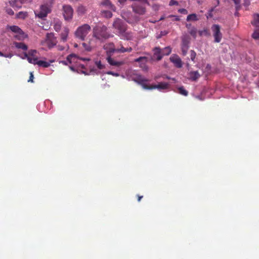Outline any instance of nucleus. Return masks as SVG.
<instances>
[{
  "instance_id": "nucleus-60",
  "label": "nucleus",
  "mask_w": 259,
  "mask_h": 259,
  "mask_svg": "<svg viewBox=\"0 0 259 259\" xmlns=\"http://www.w3.org/2000/svg\"><path fill=\"white\" fill-rule=\"evenodd\" d=\"M65 18V20L69 21L70 19H71V17H64Z\"/></svg>"
},
{
  "instance_id": "nucleus-25",
  "label": "nucleus",
  "mask_w": 259,
  "mask_h": 259,
  "mask_svg": "<svg viewBox=\"0 0 259 259\" xmlns=\"http://www.w3.org/2000/svg\"><path fill=\"white\" fill-rule=\"evenodd\" d=\"M25 55L27 58V61H28V62L33 64L34 65H35V64L39 61L35 57L27 56V54H26Z\"/></svg>"
},
{
  "instance_id": "nucleus-21",
  "label": "nucleus",
  "mask_w": 259,
  "mask_h": 259,
  "mask_svg": "<svg viewBox=\"0 0 259 259\" xmlns=\"http://www.w3.org/2000/svg\"><path fill=\"white\" fill-rule=\"evenodd\" d=\"M53 61H51L50 62H46L45 61L40 60L37 63H35V65H37L38 66L43 67V68H48L50 66V63H53Z\"/></svg>"
},
{
  "instance_id": "nucleus-17",
  "label": "nucleus",
  "mask_w": 259,
  "mask_h": 259,
  "mask_svg": "<svg viewBox=\"0 0 259 259\" xmlns=\"http://www.w3.org/2000/svg\"><path fill=\"white\" fill-rule=\"evenodd\" d=\"M132 51V48L131 47L129 48H124L122 46V45H120V48H117L116 50L112 49V52H115L116 53H124L125 52H131Z\"/></svg>"
},
{
  "instance_id": "nucleus-1",
  "label": "nucleus",
  "mask_w": 259,
  "mask_h": 259,
  "mask_svg": "<svg viewBox=\"0 0 259 259\" xmlns=\"http://www.w3.org/2000/svg\"><path fill=\"white\" fill-rule=\"evenodd\" d=\"M113 28L116 29V35L120 36L122 39L131 40L133 39V33L127 31V27L123 20L116 18L112 24Z\"/></svg>"
},
{
  "instance_id": "nucleus-52",
  "label": "nucleus",
  "mask_w": 259,
  "mask_h": 259,
  "mask_svg": "<svg viewBox=\"0 0 259 259\" xmlns=\"http://www.w3.org/2000/svg\"><path fill=\"white\" fill-rule=\"evenodd\" d=\"M126 1V0H118V2L120 6H122L124 4V3H125Z\"/></svg>"
},
{
  "instance_id": "nucleus-48",
  "label": "nucleus",
  "mask_w": 259,
  "mask_h": 259,
  "mask_svg": "<svg viewBox=\"0 0 259 259\" xmlns=\"http://www.w3.org/2000/svg\"><path fill=\"white\" fill-rule=\"evenodd\" d=\"M198 20L197 17H187V21H197Z\"/></svg>"
},
{
  "instance_id": "nucleus-61",
  "label": "nucleus",
  "mask_w": 259,
  "mask_h": 259,
  "mask_svg": "<svg viewBox=\"0 0 259 259\" xmlns=\"http://www.w3.org/2000/svg\"><path fill=\"white\" fill-rule=\"evenodd\" d=\"M69 68H70V69H71V70L74 71V67H73L72 66H70Z\"/></svg>"
},
{
  "instance_id": "nucleus-62",
  "label": "nucleus",
  "mask_w": 259,
  "mask_h": 259,
  "mask_svg": "<svg viewBox=\"0 0 259 259\" xmlns=\"http://www.w3.org/2000/svg\"><path fill=\"white\" fill-rule=\"evenodd\" d=\"M5 54H3L2 52L0 51V56H4Z\"/></svg>"
},
{
  "instance_id": "nucleus-39",
  "label": "nucleus",
  "mask_w": 259,
  "mask_h": 259,
  "mask_svg": "<svg viewBox=\"0 0 259 259\" xmlns=\"http://www.w3.org/2000/svg\"><path fill=\"white\" fill-rule=\"evenodd\" d=\"M22 15H23L22 16H26L27 15H28V14L26 12H23L22 11H20L18 13H16L15 14L16 16H21Z\"/></svg>"
},
{
  "instance_id": "nucleus-43",
  "label": "nucleus",
  "mask_w": 259,
  "mask_h": 259,
  "mask_svg": "<svg viewBox=\"0 0 259 259\" xmlns=\"http://www.w3.org/2000/svg\"><path fill=\"white\" fill-rule=\"evenodd\" d=\"M169 5L170 6L174 5H178V2L176 0H170L169 3Z\"/></svg>"
},
{
  "instance_id": "nucleus-2",
  "label": "nucleus",
  "mask_w": 259,
  "mask_h": 259,
  "mask_svg": "<svg viewBox=\"0 0 259 259\" xmlns=\"http://www.w3.org/2000/svg\"><path fill=\"white\" fill-rule=\"evenodd\" d=\"M107 27L97 26L93 28V37L97 40H103L108 38L110 34L107 32Z\"/></svg>"
},
{
  "instance_id": "nucleus-58",
  "label": "nucleus",
  "mask_w": 259,
  "mask_h": 259,
  "mask_svg": "<svg viewBox=\"0 0 259 259\" xmlns=\"http://www.w3.org/2000/svg\"><path fill=\"white\" fill-rule=\"evenodd\" d=\"M80 60H82V61H90V59L89 58H80Z\"/></svg>"
},
{
  "instance_id": "nucleus-57",
  "label": "nucleus",
  "mask_w": 259,
  "mask_h": 259,
  "mask_svg": "<svg viewBox=\"0 0 259 259\" xmlns=\"http://www.w3.org/2000/svg\"><path fill=\"white\" fill-rule=\"evenodd\" d=\"M137 197H138V201H139V202H140L141 199L142 198H143V196H142L137 195Z\"/></svg>"
},
{
  "instance_id": "nucleus-54",
  "label": "nucleus",
  "mask_w": 259,
  "mask_h": 259,
  "mask_svg": "<svg viewBox=\"0 0 259 259\" xmlns=\"http://www.w3.org/2000/svg\"><path fill=\"white\" fill-rule=\"evenodd\" d=\"M60 63H61L62 64H63V65H68V62L65 61H61V62H60Z\"/></svg>"
},
{
  "instance_id": "nucleus-20",
  "label": "nucleus",
  "mask_w": 259,
  "mask_h": 259,
  "mask_svg": "<svg viewBox=\"0 0 259 259\" xmlns=\"http://www.w3.org/2000/svg\"><path fill=\"white\" fill-rule=\"evenodd\" d=\"M200 77V74L197 71H190L189 73V79L192 81H196Z\"/></svg>"
},
{
  "instance_id": "nucleus-8",
  "label": "nucleus",
  "mask_w": 259,
  "mask_h": 259,
  "mask_svg": "<svg viewBox=\"0 0 259 259\" xmlns=\"http://www.w3.org/2000/svg\"><path fill=\"white\" fill-rule=\"evenodd\" d=\"M251 24L255 27L251 37L255 40H259V17H255V19L251 21Z\"/></svg>"
},
{
  "instance_id": "nucleus-36",
  "label": "nucleus",
  "mask_w": 259,
  "mask_h": 259,
  "mask_svg": "<svg viewBox=\"0 0 259 259\" xmlns=\"http://www.w3.org/2000/svg\"><path fill=\"white\" fill-rule=\"evenodd\" d=\"M14 2V1H12L11 2H9V4L10 5V6H11L13 8H20L21 7V4H20L19 3H16L15 4L13 5V2Z\"/></svg>"
},
{
  "instance_id": "nucleus-4",
  "label": "nucleus",
  "mask_w": 259,
  "mask_h": 259,
  "mask_svg": "<svg viewBox=\"0 0 259 259\" xmlns=\"http://www.w3.org/2000/svg\"><path fill=\"white\" fill-rule=\"evenodd\" d=\"M90 31V26L88 24H84L79 27L75 32V36L81 40H84V38Z\"/></svg>"
},
{
  "instance_id": "nucleus-24",
  "label": "nucleus",
  "mask_w": 259,
  "mask_h": 259,
  "mask_svg": "<svg viewBox=\"0 0 259 259\" xmlns=\"http://www.w3.org/2000/svg\"><path fill=\"white\" fill-rule=\"evenodd\" d=\"M186 27H187L188 29H189V33L190 34V35H191L193 38H195L196 36V33H197L196 29L193 27L192 28H189V26H188V24L186 25Z\"/></svg>"
},
{
  "instance_id": "nucleus-40",
  "label": "nucleus",
  "mask_w": 259,
  "mask_h": 259,
  "mask_svg": "<svg viewBox=\"0 0 259 259\" xmlns=\"http://www.w3.org/2000/svg\"><path fill=\"white\" fill-rule=\"evenodd\" d=\"M178 12L180 14H183V15H187L188 14L187 11L185 9H180L178 10Z\"/></svg>"
},
{
  "instance_id": "nucleus-16",
  "label": "nucleus",
  "mask_w": 259,
  "mask_h": 259,
  "mask_svg": "<svg viewBox=\"0 0 259 259\" xmlns=\"http://www.w3.org/2000/svg\"><path fill=\"white\" fill-rule=\"evenodd\" d=\"M107 61L112 66L120 67L123 65V62L116 61L110 56L107 57Z\"/></svg>"
},
{
  "instance_id": "nucleus-26",
  "label": "nucleus",
  "mask_w": 259,
  "mask_h": 259,
  "mask_svg": "<svg viewBox=\"0 0 259 259\" xmlns=\"http://www.w3.org/2000/svg\"><path fill=\"white\" fill-rule=\"evenodd\" d=\"M125 21L129 24H133L138 22V17H126Z\"/></svg>"
},
{
  "instance_id": "nucleus-46",
  "label": "nucleus",
  "mask_w": 259,
  "mask_h": 259,
  "mask_svg": "<svg viewBox=\"0 0 259 259\" xmlns=\"http://www.w3.org/2000/svg\"><path fill=\"white\" fill-rule=\"evenodd\" d=\"M6 11H7V14H8L9 15H15L14 11L11 9L7 8L6 9Z\"/></svg>"
},
{
  "instance_id": "nucleus-15",
  "label": "nucleus",
  "mask_w": 259,
  "mask_h": 259,
  "mask_svg": "<svg viewBox=\"0 0 259 259\" xmlns=\"http://www.w3.org/2000/svg\"><path fill=\"white\" fill-rule=\"evenodd\" d=\"M73 10L71 7L65 5L63 7V14L64 16H72Z\"/></svg>"
},
{
  "instance_id": "nucleus-19",
  "label": "nucleus",
  "mask_w": 259,
  "mask_h": 259,
  "mask_svg": "<svg viewBox=\"0 0 259 259\" xmlns=\"http://www.w3.org/2000/svg\"><path fill=\"white\" fill-rule=\"evenodd\" d=\"M69 33V29L66 27L63 28V30H62L61 33H60V38H61V40L63 42H66L67 40V36H68Z\"/></svg>"
},
{
  "instance_id": "nucleus-47",
  "label": "nucleus",
  "mask_w": 259,
  "mask_h": 259,
  "mask_svg": "<svg viewBox=\"0 0 259 259\" xmlns=\"http://www.w3.org/2000/svg\"><path fill=\"white\" fill-rule=\"evenodd\" d=\"M250 4V0H243V5L245 7H248Z\"/></svg>"
},
{
  "instance_id": "nucleus-28",
  "label": "nucleus",
  "mask_w": 259,
  "mask_h": 259,
  "mask_svg": "<svg viewBox=\"0 0 259 259\" xmlns=\"http://www.w3.org/2000/svg\"><path fill=\"white\" fill-rule=\"evenodd\" d=\"M178 91H179V94H180L181 95H182L186 97L188 96V91H187V90H186L185 89H184L183 87H179Z\"/></svg>"
},
{
  "instance_id": "nucleus-5",
  "label": "nucleus",
  "mask_w": 259,
  "mask_h": 259,
  "mask_svg": "<svg viewBox=\"0 0 259 259\" xmlns=\"http://www.w3.org/2000/svg\"><path fill=\"white\" fill-rule=\"evenodd\" d=\"M57 38L54 36L53 33H48L46 36V39L41 41V45L51 49L57 45Z\"/></svg>"
},
{
  "instance_id": "nucleus-34",
  "label": "nucleus",
  "mask_w": 259,
  "mask_h": 259,
  "mask_svg": "<svg viewBox=\"0 0 259 259\" xmlns=\"http://www.w3.org/2000/svg\"><path fill=\"white\" fill-rule=\"evenodd\" d=\"M95 65L97 66L98 69L100 70H102L105 68L104 65L102 64L100 61H97L95 62Z\"/></svg>"
},
{
  "instance_id": "nucleus-9",
  "label": "nucleus",
  "mask_w": 259,
  "mask_h": 259,
  "mask_svg": "<svg viewBox=\"0 0 259 259\" xmlns=\"http://www.w3.org/2000/svg\"><path fill=\"white\" fill-rule=\"evenodd\" d=\"M130 77H131V79H132V81L137 82L141 85H142V84H144V82L147 81V79H144L143 78L142 75L137 74L135 71L131 72V74H130Z\"/></svg>"
},
{
  "instance_id": "nucleus-38",
  "label": "nucleus",
  "mask_w": 259,
  "mask_h": 259,
  "mask_svg": "<svg viewBox=\"0 0 259 259\" xmlns=\"http://www.w3.org/2000/svg\"><path fill=\"white\" fill-rule=\"evenodd\" d=\"M188 47H181V51H182V55L184 56H185L187 55V52H188Z\"/></svg>"
},
{
  "instance_id": "nucleus-49",
  "label": "nucleus",
  "mask_w": 259,
  "mask_h": 259,
  "mask_svg": "<svg viewBox=\"0 0 259 259\" xmlns=\"http://www.w3.org/2000/svg\"><path fill=\"white\" fill-rule=\"evenodd\" d=\"M34 78V76H33V73L31 72H30V76L29 79H28V82H33V79Z\"/></svg>"
},
{
  "instance_id": "nucleus-27",
  "label": "nucleus",
  "mask_w": 259,
  "mask_h": 259,
  "mask_svg": "<svg viewBox=\"0 0 259 259\" xmlns=\"http://www.w3.org/2000/svg\"><path fill=\"white\" fill-rule=\"evenodd\" d=\"M106 49L108 50V53L110 54H113L115 53V52H112V50H116L115 49V46L113 43L108 44L106 46Z\"/></svg>"
},
{
  "instance_id": "nucleus-53",
  "label": "nucleus",
  "mask_w": 259,
  "mask_h": 259,
  "mask_svg": "<svg viewBox=\"0 0 259 259\" xmlns=\"http://www.w3.org/2000/svg\"><path fill=\"white\" fill-rule=\"evenodd\" d=\"M57 49L58 51H62L64 50V47L60 45L57 46Z\"/></svg>"
},
{
  "instance_id": "nucleus-44",
  "label": "nucleus",
  "mask_w": 259,
  "mask_h": 259,
  "mask_svg": "<svg viewBox=\"0 0 259 259\" xmlns=\"http://www.w3.org/2000/svg\"><path fill=\"white\" fill-rule=\"evenodd\" d=\"M107 74L110 75H112V76H115V77H118L119 76V74L118 73H114V72H112V71H108V72H107Z\"/></svg>"
},
{
  "instance_id": "nucleus-50",
  "label": "nucleus",
  "mask_w": 259,
  "mask_h": 259,
  "mask_svg": "<svg viewBox=\"0 0 259 259\" xmlns=\"http://www.w3.org/2000/svg\"><path fill=\"white\" fill-rule=\"evenodd\" d=\"M104 16H111L112 14L111 13L110 11H104Z\"/></svg>"
},
{
  "instance_id": "nucleus-13",
  "label": "nucleus",
  "mask_w": 259,
  "mask_h": 259,
  "mask_svg": "<svg viewBox=\"0 0 259 259\" xmlns=\"http://www.w3.org/2000/svg\"><path fill=\"white\" fill-rule=\"evenodd\" d=\"M147 62V58L146 57H140L135 59V62L140 63V67L145 70H147V67L146 63Z\"/></svg>"
},
{
  "instance_id": "nucleus-35",
  "label": "nucleus",
  "mask_w": 259,
  "mask_h": 259,
  "mask_svg": "<svg viewBox=\"0 0 259 259\" xmlns=\"http://www.w3.org/2000/svg\"><path fill=\"white\" fill-rule=\"evenodd\" d=\"M32 0H14L13 2V4L14 5L17 3H19L20 4L29 3Z\"/></svg>"
},
{
  "instance_id": "nucleus-59",
  "label": "nucleus",
  "mask_w": 259,
  "mask_h": 259,
  "mask_svg": "<svg viewBox=\"0 0 259 259\" xmlns=\"http://www.w3.org/2000/svg\"><path fill=\"white\" fill-rule=\"evenodd\" d=\"M187 16H191V17L196 16V15L194 13H193V14H189Z\"/></svg>"
},
{
  "instance_id": "nucleus-32",
  "label": "nucleus",
  "mask_w": 259,
  "mask_h": 259,
  "mask_svg": "<svg viewBox=\"0 0 259 259\" xmlns=\"http://www.w3.org/2000/svg\"><path fill=\"white\" fill-rule=\"evenodd\" d=\"M198 34H199L200 36H209V31L206 29H204L202 30L198 31Z\"/></svg>"
},
{
  "instance_id": "nucleus-3",
  "label": "nucleus",
  "mask_w": 259,
  "mask_h": 259,
  "mask_svg": "<svg viewBox=\"0 0 259 259\" xmlns=\"http://www.w3.org/2000/svg\"><path fill=\"white\" fill-rule=\"evenodd\" d=\"M7 29L14 33V37L18 40H23L26 37V34L16 25L7 26Z\"/></svg>"
},
{
  "instance_id": "nucleus-41",
  "label": "nucleus",
  "mask_w": 259,
  "mask_h": 259,
  "mask_svg": "<svg viewBox=\"0 0 259 259\" xmlns=\"http://www.w3.org/2000/svg\"><path fill=\"white\" fill-rule=\"evenodd\" d=\"M35 54L36 51L35 50H31L29 51V52H28V55H27V56L29 55L30 57H33Z\"/></svg>"
},
{
  "instance_id": "nucleus-56",
  "label": "nucleus",
  "mask_w": 259,
  "mask_h": 259,
  "mask_svg": "<svg viewBox=\"0 0 259 259\" xmlns=\"http://www.w3.org/2000/svg\"><path fill=\"white\" fill-rule=\"evenodd\" d=\"M214 5H215V6H218L219 5L220 2H219V0H214Z\"/></svg>"
},
{
  "instance_id": "nucleus-37",
  "label": "nucleus",
  "mask_w": 259,
  "mask_h": 259,
  "mask_svg": "<svg viewBox=\"0 0 259 259\" xmlns=\"http://www.w3.org/2000/svg\"><path fill=\"white\" fill-rule=\"evenodd\" d=\"M196 55V53L193 50L190 51V59H191L192 61L194 62Z\"/></svg>"
},
{
  "instance_id": "nucleus-10",
  "label": "nucleus",
  "mask_w": 259,
  "mask_h": 259,
  "mask_svg": "<svg viewBox=\"0 0 259 259\" xmlns=\"http://www.w3.org/2000/svg\"><path fill=\"white\" fill-rule=\"evenodd\" d=\"M51 12V4H45L41 6L40 12L36 16H47Z\"/></svg>"
},
{
  "instance_id": "nucleus-29",
  "label": "nucleus",
  "mask_w": 259,
  "mask_h": 259,
  "mask_svg": "<svg viewBox=\"0 0 259 259\" xmlns=\"http://www.w3.org/2000/svg\"><path fill=\"white\" fill-rule=\"evenodd\" d=\"M62 23L59 21L56 20L55 22V24H54V28H55L56 32H59Z\"/></svg>"
},
{
  "instance_id": "nucleus-42",
  "label": "nucleus",
  "mask_w": 259,
  "mask_h": 259,
  "mask_svg": "<svg viewBox=\"0 0 259 259\" xmlns=\"http://www.w3.org/2000/svg\"><path fill=\"white\" fill-rule=\"evenodd\" d=\"M102 4L104 6H111V4L109 0H104L102 3Z\"/></svg>"
},
{
  "instance_id": "nucleus-30",
  "label": "nucleus",
  "mask_w": 259,
  "mask_h": 259,
  "mask_svg": "<svg viewBox=\"0 0 259 259\" xmlns=\"http://www.w3.org/2000/svg\"><path fill=\"white\" fill-rule=\"evenodd\" d=\"M171 53V49L169 47H166L161 50V54L163 55L167 56Z\"/></svg>"
},
{
  "instance_id": "nucleus-6",
  "label": "nucleus",
  "mask_w": 259,
  "mask_h": 259,
  "mask_svg": "<svg viewBox=\"0 0 259 259\" xmlns=\"http://www.w3.org/2000/svg\"><path fill=\"white\" fill-rule=\"evenodd\" d=\"M141 85H142L143 88L146 90H166L168 89V83L165 82H159L157 85H148L146 83H142Z\"/></svg>"
},
{
  "instance_id": "nucleus-63",
  "label": "nucleus",
  "mask_w": 259,
  "mask_h": 259,
  "mask_svg": "<svg viewBox=\"0 0 259 259\" xmlns=\"http://www.w3.org/2000/svg\"><path fill=\"white\" fill-rule=\"evenodd\" d=\"M175 20H176V21H179V17H176V19H175Z\"/></svg>"
},
{
  "instance_id": "nucleus-18",
  "label": "nucleus",
  "mask_w": 259,
  "mask_h": 259,
  "mask_svg": "<svg viewBox=\"0 0 259 259\" xmlns=\"http://www.w3.org/2000/svg\"><path fill=\"white\" fill-rule=\"evenodd\" d=\"M94 40L93 39H91L88 43L83 42L82 46L84 47V49L87 51H91V50L95 47V44H94Z\"/></svg>"
},
{
  "instance_id": "nucleus-14",
  "label": "nucleus",
  "mask_w": 259,
  "mask_h": 259,
  "mask_svg": "<svg viewBox=\"0 0 259 259\" xmlns=\"http://www.w3.org/2000/svg\"><path fill=\"white\" fill-rule=\"evenodd\" d=\"M163 56H166V55H163L161 53V50L158 47H156L153 49V59H155L157 61L160 60Z\"/></svg>"
},
{
  "instance_id": "nucleus-64",
  "label": "nucleus",
  "mask_w": 259,
  "mask_h": 259,
  "mask_svg": "<svg viewBox=\"0 0 259 259\" xmlns=\"http://www.w3.org/2000/svg\"><path fill=\"white\" fill-rule=\"evenodd\" d=\"M164 19V17H161V18H160V19H159V20H162Z\"/></svg>"
},
{
  "instance_id": "nucleus-12",
  "label": "nucleus",
  "mask_w": 259,
  "mask_h": 259,
  "mask_svg": "<svg viewBox=\"0 0 259 259\" xmlns=\"http://www.w3.org/2000/svg\"><path fill=\"white\" fill-rule=\"evenodd\" d=\"M133 11L138 15H144L145 13V9L143 6H140L138 4L135 3L132 5Z\"/></svg>"
},
{
  "instance_id": "nucleus-31",
  "label": "nucleus",
  "mask_w": 259,
  "mask_h": 259,
  "mask_svg": "<svg viewBox=\"0 0 259 259\" xmlns=\"http://www.w3.org/2000/svg\"><path fill=\"white\" fill-rule=\"evenodd\" d=\"M76 57V56L75 55L73 54H70L67 57V61H65L71 64L72 63V59H75Z\"/></svg>"
},
{
  "instance_id": "nucleus-51",
  "label": "nucleus",
  "mask_w": 259,
  "mask_h": 259,
  "mask_svg": "<svg viewBox=\"0 0 259 259\" xmlns=\"http://www.w3.org/2000/svg\"><path fill=\"white\" fill-rule=\"evenodd\" d=\"M214 11V8H211L208 11L209 12V16H212L214 14L212 13V12Z\"/></svg>"
},
{
  "instance_id": "nucleus-11",
  "label": "nucleus",
  "mask_w": 259,
  "mask_h": 259,
  "mask_svg": "<svg viewBox=\"0 0 259 259\" xmlns=\"http://www.w3.org/2000/svg\"><path fill=\"white\" fill-rule=\"evenodd\" d=\"M170 62L174 64L175 66H176V68H182V66H183L181 59H180V58L177 55L170 57Z\"/></svg>"
},
{
  "instance_id": "nucleus-45",
  "label": "nucleus",
  "mask_w": 259,
  "mask_h": 259,
  "mask_svg": "<svg viewBox=\"0 0 259 259\" xmlns=\"http://www.w3.org/2000/svg\"><path fill=\"white\" fill-rule=\"evenodd\" d=\"M233 1L234 2V3L235 4V5H236V10H238L240 8L239 4H240V0H233Z\"/></svg>"
},
{
  "instance_id": "nucleus-7",
  "label": "nucleus",
  "mask_w": 259,
  "mask_h": 259,
  "mask_svg": "<svg viewBox=\"0 0 259 259\" xmlns=\"http://www.w3.org/2000/svg\"><path fill=\"white\" fill-rule=\"evenodd\" d=\"M211 31H212L214 42L219 43L221 41L222 33L220 32V27H219V25L218 24H213L212 26H211Z\"/></svg>"
},
{
  "instance_id": "nucleus-55",
  "label": "nucleus",
  "mask_w": 259,
  "mask_h": 259,
  "mask_svg": "<svg viewBox=\"0 0 259 259\" xmlns=\"http://www.w3.org/2000/svg\"><path fill=\"white\" fill-rule=\"evenodd\" d=\"M2 57H5V58H11L12 55L11 54H6L4 56H2Z\"/></svg>"
},
{
  "instance_id": "nucleus-22",
  "label": "nucleus",
  "mask_w": 259,
  "mask_h": 259,
  "mask_svg": "<svg viewBox=\"0 0 259 259\" xmlns=\"http://www.w3.org/2000/svg\"><path fill=\"white\" fill-rule=\"evenodd\" d=\"M14 45L18 49L26 51L27 50V46L25 45L23 42H14Z\"/></svg>"
},
{
  "instance_id": "nucleus-23",
  "label": "nucleus",
  "mask_w": 259,
  "mask_h": 259,
  "mask_svg": "<svg viewBox=\"0 0 259 259\" xmlns=\"http://www.w3.org/2000/svg\"><path fill=\"white\" fill-rule=\"evenodd\" d=\"M189 37L188 36H184L182 37V45L181 47H189Z\"/></svg>"
},
{
  "instance_id": "nucleus-33",
  "label": "nucleus",
  "mask_w": 259,
  "mask_h": 259,
  "mask_svg": "<svg viewBox=\"0 0 259 259\" xmlns=\"http://www.w3.org/2000/svg\"><path fill=\"white\" fill-rule=\"evenodd\" d=\"M85 8L84 7L81 6V7H79L78 9V13L79 15H83L85 14Z\"/></svg>"
}]
</instances>
